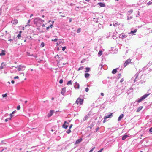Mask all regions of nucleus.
<instances>
[{"label":"nucleus","instance_id":"nucleus-13","mask_svg":"<svg viewBox=\"0 0 152 152\" xmlns=\"http://www.w3.org/2000/svg\"><path fill=\"white\" fill-rule=\"evenodd\" d=\"M6 66V64H5L4 63H1V66H0V69H2L4 68V66Z\"/></svg>","mask_w":152,"mask_h":152},{"label":"nucleus","instance_id":"nucleus-21","mask_svg":"<svg viewBox=\"0 0 152 152\" xmlns=\"http://www.w3.org/2000/svg\"><path fill=\"white\" fill-rule=\"evenodd\" d=\"M5 55V53L4 52V51L2 50V52L1 53H0V56H4Z\"/></svg>","mask_w":152,"mask_h":152},{"label":"nucleus","instance_id":"nucleus-24","mask_svg":"<svg viewBox=\"0 0 152 152\" xmlns=\"http://www.w3.org/2000/svg\"><path fill=\"white\" fill-rule=\"evenodd\" d=\"M119 25V23L118 22H116L115 23H113V25L114 26H117Z\"/></svg>","mask_w":152,"mask_h":152},{"label":"nucleus","instance_id":"nucleus-48","mask_svg":"<svg viewBox=\"0 0 152 152\" xmlns=\"http://www.w3.org/2000/svg\"><path fill=\"white\" fill-rule=\"evenodd\" d=\"M104 119L103 121V123H104L106 122V119H105V117H104Z\"/></svg>","mask_w":152,"mask_h":152},{"label":"nucleus","instance_id":"nucleus-31","mask_svg":"<svg viewBox=\"0 0 152 152\" xmlns=\"http://www.w3.org/2000/svg\"><path fill=\"white\" fill-rule=\"evenodd\" d=\"M102 54V52L101 50L99 51L98 53V55H99L100 56H101Z\"/></svg>","mask_w":152,"mask_h":152},{"label":"nucleus","instance_id":"nucleus-38","mask_svg":"<svg viewBox=\"0 0 152 152\" xmlns=\"http://www.w3.org/2000/svg\"><path fill=\"white\" fill-rule=\"evenodd\" d=\"M149 132L150 133H152V127L149 130Z\"/></svg>","mask_w":152,"mask_h":152},{"label":"nucleus","instance_id":"nucleus-62","mask_svg":"<svg viewBox=\"0 0 152 152\" xmlns=\"http://www.w3.org/2000/svg\"><path fill=\"white\" fill-rule=\"evenodd\" d=\"M123 81V80L122 79H121V80L120 81V82H122Z\"/></svg>","mask_w":152,"mask_h":152},{"label":"nucleus","instance_id":"nucleus-33","mask_svg":"<svg viewBox=\"0 0 152 152\" xmlns=\"http://www.w3.org/2000/svg\"><path fill=\"white\" fill-rule=\"evenodd\" d=\"M7 93H6L5 94L2 95V96L3 97V98H4V97H7Z\"/></svg>","mask_w":152,"mask_h":152},{"label":"nucleus","instance_id":"nucleus-52","mask_svg":"<svg viewBox=\"0 0 152 152\" xmlns=\"http://www.w3.org/2000/svg\"><path fill=\"white\" fill-rule=\"evenodd\" d=\"M72 126H73L72 124H71V125H70V126H69V129H70L72 127Z\"/></svg>","mask_w":152,"mask_h":152},{"label":"nucleus","instance_id":"nucleus-20","mask_svg":"<svg viewBox=\"0 0 152 152\" xmlns=\"http://www.w3.org/2000/svg\"><path fill=\"white\" fill-rule=\"evenodd\" d=\"M128 137V136L127 135H125L124 136L122 137V140H125L126 138Z\"/></svg>","mask_w":152,"mask_h":152},{"label":"nucleus","instance_id":"nucleus-55","mask_svg":"<svg viewBox=\"0 0 152 152\" xmlns=\"http://www.w3.org/2000/svg\"><path fill=\"white\" fill-rule=\"evenodd\" d=\"M16 111V110H15L13 112H12V114H14L15 113V112Z\"/></svg>","mask_w":152,"mask_h":152},{"label":"nucleus","instance_id":"nucleus-41","mask_svg":"<svg viewBox=\"0 0 152 152\" xmlns=\"http://www.w3.org/2000/svg\"><path fill=\"white\" fill-rule=\"evenodd\" d=\"M89 90V89L88 88H87L85 89V91L86 92H88Z\"/></svg>","mask_w":152,"mask_h":152},{"label":"nucleus","instance_id":"nucleus-15","mask_svg":"<svg viewBox=\"0 0 152 152\" xmlns=\"http://www.w3.org/2000/svg\"><path fill=\"white\" fill-rule=\"evenodd\" d=\"M98 4L101 7H104L105 6V4L103 3H98Z\"/></svg>","mask_w":152,"mask_h":152},{"label":"nucleus","instance_id":"nucleus-60","mask_svg":"<svg viewBox=\"0 0 152 152\" xmlns=\"http://www.w3.org/2000/svg\"><path fill=\"white\" fill-rule=\"evenodd\" d=\"M33 15V14H31V15L30 16V17H31Z\"/></svg>","mask_w":152,"mask_h":152},{"label":"nucleus","instance_id":"nucleus-11","mask_svg":"<svg viewBox=\"0 0 152 152\" xmlns=\"http://www.w3.org/2000/svg\"><path fill=\"white\" fill-rule=\"evenodd\" d=\"M54 113L53 110H50L49 113L48 115V117H50Z\"/></svg>","mask_w":152,"mask_h":152},{"label":"nucleus","instance_id":"nucleus-6","mask_svg":"<svg viewBox=\"0 0 152 152\" xmlns=\"http://www.w3.org/2000/svg\"><path fill=\"white\" fill-rule=\"evenodd\" d=\"M83 103V100L80 98H78L76 101V103L77 104H79L80 105H82Z\"/></svg>","mask_w":152,"mask_h":152},{"label":"nucleus","instance_id":"nucleus-30","mask_svg":"<svg viewBox=\"0 0 152 152\" xmlns=\"http://www.w3.org/2000/svg\"><path fill=\"white\" fill-rule=\"evenodd\" d=\"M86 71L85 72H88L90 70V68L89 67H86Z\"/></svg>","mask_w":152,"mask_h":152},{"label":"nucleus","instance_id":"nucleus-27","mask_svg":"<svg viewBox=\"0 0 152 152\" xmlns=\"http://www.w3.org/2000/svg\"><path fill=\"white\" fill-rule=\"evenodd\" d=\"M13 114H12V113L10 114V118H9V120H11L12 117L13 116Z\"/></svg>","mask_w":152,"mask_h":152},{"label":"nucleus","instance_id":"nucleus-46","mask_svg":"<svg viewBox=\"0 0 152 152\" xmlns=\"http://www.w3.org/2000/svg\"><path fill=\"white\" fill-rule=\"evenodd\" d=\"M66 48L65 47H62V50L64 51L65 50Z\"/></svg>","mask_w":152,"mask_h":152},{"label":"nucleus","instance_id":"nucleus-10","mask_svg":"<svg viewBox=\"0 0 152 152\" xmlns=\"http://www.w3.org/2000/svg\"><path fill=\"white\" fill-rule=\"evenodd\" d=\"M11 23L12 24L16 25L18 23V21L16 19H14L11 21Z\"/></svg>","mask_w":152,"mask_h":152},{"label":"nucleus","instance_id":"nucleus-37","mask_svg":"<svg viewBox=\"0 0 152 152\" xmlns=\"http://www.w3.org/2000/svg\"><path fill=\"white\" fill-rule=\"evenodd\" d=\"M152 3V1L151 0V1H149L148 2V3L147 4L148 5H150Z\"/></svg>","mask_w":152,"mask_h":152},{"label":"nucleus","instance_id":"nucleus-18","mask_svg":"<svg viewBox=\"0 0 152 152\" xmlns=\"http://www.w3.org/2000/svg\"><path fill=\"white\" fill-rule=\"evenodd\" d=\"M89 117V114H88V115H86L85 117H84V120L85 121L87 120Z\"/></svg>","mask_w":152,"mask_h":152},{"label":"nucleus","instance_id":"nucleus-59","mask_svg":"<svg viewBox=\"0 0 152 152\" xmlns=\"http://www.w3.org/2000/svg\"><path fill=\"white\" fill-rule=\"evenodd\" d=\"M42 27H45V25L44 24H43L42 25Z\"/></svg>","mask_w":152,"mask_h":152},{"label":"nucleus","instance_id":"nucleus-22","mask_svg":"<svg viewBox=\"0 0 152 152\" xmlns=\"http://www.w3.org/2000/svg\"><path fill=\"white\" fill-rule=\"evenodd\" d=\"M113 113H111L108 116H106L105 117V119H106L107 118H110V116H112V115L113 114Z\"/></svg>","mask_w":152,"mask_h":152},{"label":"nucleus","instance_id":"nucleus-26","mask_svg":"<svg viewBox=\"0 0 152 152\" xmlns=\"http://www.w3.org/2000/svg\"><path fill=\"white\" fill-rule=\"evenodd\" d=\"M90 76V74L88 73H86L85 74V77L86 78H87Z\"/></svg>","mask_w":152,"mask_h":152},{"label":"nucleus","instance_id":"nucleus-19","mask_svg":"<svg viewBox=\"0 0 152 152\" xmlns=\"http://www.w3.org/2000/svg\"><path fill=\"white\" fill-rule=\"evenodd\" d=\"M142 108V106H140L139 107L137 110V112H139L140 111Z\"/></svg>","mask_w":152,"mask_h":152},{"label":"nucleus","instance_id":"nucleus-32","mask_svg":"<svg viewBox=\"0 0 152 152\" xmlns=\"http://www.w3.org/2000/svg\"><path fill=\"white\" fill-rule=\"evenodd\" d=\"M67 84L68 85H72V82L70 80L68 82Z\"/></svg>","mask_w":152,"mask_h":152},{"label":"nucleus","instance_id":"nucleus-8","mask_svg":"<svg viewBox=\"0 0 152 152\" xmlns=\"http://www.w3.org/2000/svg\"><path fill=\"white\" fill-rule=\"evenodd\" d=\"M26 67L24 66L20 65L19 66L18 68V71H20L22 70H24L25 69V68Z\"/></svg>","mask_w":152,"mask_h":152},{"label":"nucleus","instance_id":"nucleus-61","mask_svg":"<svg viewBox=\"0 0 152 152\" xmlns=\"http://www.w3.org/2000/svg\"><path fill=\"white\" fill-rule=\"evenodd\" d=\"M61 17H65V16H64V15H61Z\"/></svg>","mask_w":152,"mask_h":152},{"label":"nucleus","instance_id":"nucleus-25","mask_svg":"<svg viewBox=\"0 0 152 152\" xmlns=\"http://www.w3.org/2000/svg\"><path fill=\"white\" fill-rule=\"evenodd\" d=\"M137 29H134V31H131L129 34H133L136 32L137 31Z\"/></svg>","mask_w":152,"mask_h":152},{"label":"nucleus","instance_id":"nucleus-14","mask_svg":"<svg viewBox=\"0 0 152 152\" xmlns=\"http://www.w3.org/2000/svg\"><path fill=\"white\" fill-rule=\"evenodd\" d=\"M75 83L76 84L75 86H74V87L75 89H79L80 87V85L78 83H77V82H75Z\"/></svg>","mask_w":152,"mask_h":152},{"label":"nucleus","instance_id":"nucleus-28","mask_svg":"<svg viewBox=\"0 0 152 152\" xmlns=\"http://www.w3.org/2000/svg\"><path fill=\"white\" fill-rule=\"evenodd\" d=\"M121 37L122 38H126V36L124 34H122V35H121Z\"/></svg>","mask_w":152,"mask_h":152},{"label":"nucleus","instance_id":"nucleus-39","mask_svg":"<svg viewBox=\"0 0 152 152\" xmlns=\"http://www.w3.org/2000/svg\"><path fill=\"white\" fill-rule=\"evenodd\" d=\"M20 105H18L17 106V110H19L20 109Z\"/></svg>","mask_w":152,"mask_h":152},{"label":"nucleus","instance_id":"nucleus-35","mask_svg":"<svg viewBox=\"0 0 152 152\" xmlns=\"http://www.w3.org/2000/svg\"><path fill=\"white\" fill-rule=\"evenodd\" d=\"M83 69V66H81L78 69V71H79L81 70H82Z\"/></svg>","mask_w":152,"mask_h":152},{"label":"nucleus","instance_id":"nucleus-45","mask_svg":"<svg viewBox=\"0 0 152 152\" xmlns=\"http://www.w3.org/2000/svg\"><path fill=\"white\" fill-rule=\"evenodd\" d=\"M104 149L103 148L101 149L99 151L97 152H101Z\"/></svg>","mask_w":152,"mask_h":152},{"label":"nucleus","instance_id":"nucleus-58","mask_svg":"<svg viewBox=\"0 0 152 152\" xmlns=\"http://www.w3.org/2000/svg\"><path fill=\"white\" fill-rule=\"evenodd\" d=\"M30 22V20H28V24Z\"/></svg>","mask_w":152,"mask_h":152},{"label":"nucleus","instance_id":"nucleus-44","mask_svg":"<svg viewBox=\"0 0 152 152\" xmlns=\"http://www.w3.org/2000/svg\"><path fill=\"white\" fill-rule=\"evenodd\" d=\"M21 34H18V36H17V37H18V39H19V38H20V37H21Z\"/></svg>","mask_w":152,"mask_h":152},{"label":"nucleus","instance_id":"nucleus-1","mask_svg":"<svg viewBox=\"0 0 152 152\" xmlns=\"http://www.w3.org/2000/svg\"><path fill=\"white\" fill-rule=\"evenodd\" d=\"M43 20L39 18H36L34 19V23L36 24L37 25L39 26L41 25L42 23H43Z\"/></svg>","mask_w":152,"mask_h":152},{"label":"nucleus","instance_id":"nucleus-5","mask_svg":"<svg viewBox=\"0 0 152 152\" xmlns=\"http://www.w3.org/2000/svg\"><path fill=\"white\" fill-rule=\"evenodd\" d=\"M150 94H145L142 97L140 98L138 100L137 102L139 103L142 101V100L144 99L145 98H146Z\"/></svg>","mask_w":152,"mask_h":152},{"label":"nucleus","instance_id":"nucleus-43","mask_svg":"<svg viewBox=\"0 0 152 152\" xmlns=\"http://www.w3.org/2000/svg\"><path fill=\"white\" fill-rule=\"evenodd\" d=\"M95 147H94L89 152H92L93 150L95 148Z\"/></svg>","mask_w":152,"mask_h":152},{"label":"nucleus","instance_id":"nucleus-49","mask_svg":"<svg viewBox=\"0 0 152 152\" xmlns=\"http://www.w3.org/2000/svg\"><path fill=\"white\" fill-rule=\"evenodd\" d=\"M99 127H97V128H96L95 129V130H96V132H97V131H98V130H99Z\"/></svg>","mask_w":152,"mask_h":152},{"label":"nucleus","instance_id":"nucleus-54","mask_svg":"<svg viewBox=\"0 0 152 152\" xmlns=\"http://www.w3.org/2000/svg\"><path fill=\"white\" fill-rule=\"evenodd\" d=\"M72 21V19L71 18H70L69 19V22H71Z\"/></svg>","mask_w":152,"mask_h":152},{"label":"nucleus","instance_id":"nucleus-9","mask_svg":"<svg viewBox=\"0 0 152 152\" xmlns=\"http://www.w3.org/2000/svg\"><path fill=\"white\" fill-rule=\"evenodd\" d=\"M68 124V123H67L66 121H65L64 124L63 125V127L65 129L67 128L68 127V125H67Z\"/></svg>","mask_w":152,"mask_h":152},{"label":"nucleus","instance_id":"nucleus-50","mask_svg":"<svg viewBox=\"0 0 152 152\" xmlns=\"http://www.w3.org/2000/svg\"><path fill=\"white\" fill-rule=\"evenodd\" d=\"M18 78H19V77L18 76H17L15 77H14V79H18Z\"/></svg>","mask_w":152,"mask_h":152},{"label":"nucleus","instance_id":"nucleus-64","mask_svg":"<svg viewBox=\"0 0 152 152\" xmlns=\"http://www.w3.org/2000/svg\"><path fill=\"white\" fill-rule=\"evenodd\" d=\"M86 1H87L88 2H89V0H85Z\"/></svg>","mask_w":152,"mask_h":152},{"label":"nucleus","instance_id":"nucleus-56","mask_svg":"<svg viewBox=\"0 0 152 152\" xmlns=\"http://www.w3.org/2000/svg\"><path fill=\"white\" fill-rule=\"evenodd\" d=\"M15 83V81L14 80H12L11 81V83L12 84H14Z\"/></svg>","mask_w":152,"mask_h":152},{"label":"nucleus","instance_id":"nucleus-3","mask_svg":"<svg viewBox=\"0 0 152 152\" xmlns=\"http://www.w3.org/2000/svg\"><path fill=\"white\" fill-rule=\"evenodd\" d=\"M55 58L58 62L60 61L63 59L62 55H57L55 56Z\"/></svg>","mask_w":152,"mask_h":152},{"label":"nucleus","instance_id":"nucleus-40","mask_svg":"<svg viewBox=\"0 0 152 152\" xmlns=\"http://www.w3.org/2000/svg\"><path fill=\"white\" fill-rule=\"evenodd\" d=\"M63 80L62 79H61V80H60V81H59V83H60V84H61L63 83Z\"/></svg>","mask_w":152,"mask_h":152},{"label":"nucleus","instance_id":"nucleus-63","mask_svg":"<svg viewBox=\"0 0 152 152\" xmlns=\"http://www.w3.org/2000/svg\"><path fill=\"white\" fill-rule=\"evenodd\" d=\"M54 98L53 97H52V98H51V99L52 100H53L54 99Z\"/></svg>","mask_w":152,"mask_h":152},{"label":"nucleus","instance_id":"nucleus-4","mask_svg":"<svg viewBox=\"0 0 152 152\" xmlns=\"http://www.w3.org/2000/svg\"><path fill=\"white\" fill-rule=\"evenodd\" d=\"M150 94H145L142 97L140 98L138 100L137 102L139 103L142 101V100L144 99L145 98H146Z\"/></svg>","mask_w":152,"mask_h":152},{"label":"nucleus","instance_id":"nucleus-7","mask_svg":"<svg viewBox=\"0 0 152 152\" xmlns=\"http://www.w3.org/2000/svg\"><path fill=\"white\" fill-rule=\"evenodd\" d=\"M131 60L130 59H128L124 63V67H125L126 66L128 65L129 64V63L131 62Z\"/></svg>","mask_w":152,"mask_h":152},{"label":"nucleus","instance_id":"nucleus-17","mask_svg":"<svg viewBox=\"0 0 152 152\" xmlns=\"http://www.w3.org/2000/svg\"><path fill=\"white\" fill-rule=\"evenodd\" d=\"M53 27V24H51L49 26H48L46 27V30H48L50 28H52Z\"/></svg>","mask_w":152,"mask_h":152},{"label":"nucleus","instance_id":"nucleus-51","mask_svg":"<svg viewBox=\"0 0 152 152\" xmlns=\"http://www.w3.org/2000/svg\"><path fill=\"white\" fill-rule=\"evenodd\" d=\"M8 120H9V118H7V119H6L5 120V121L6 122H7Z\"/></svg>","mask_w":152,"mask_h":152},{"label":"nucleus","instance_id":"nucleus-12","mask_svg":"<svg viewBox=\"0 0 152 152\" xmlns=\"http://www.w3.org/2000/svg\"><path fill=\"white\" fill-rule=\"evenodd\" d=\"M82 140V138H80L77 140L75 142V144H77L80 143Z\"/></svg>","mask_w":152,"mask_h":152},{"label":"nucleus","instance_id":"nucleus-2","mask_svg":"<svg viewBox=\"0 0 152 152\" xmlns=\"http://www.w3.org/2000/svg\"><path fill=\"white\" fill-rule=\"evenodd\" d=\"M66 64V63L64 62L63 60H62L58 62L57 65L60 68L62 67L64 65Z\"/></svg>","mask_w":152,"mask_h":152},{"label":"nucleus","instance_id":"nucleus-34","mask_svg":"<svg viewBox=\"0 0 152 152\" xmlns=\"http://www.w3.org/2000/svg\"><path fill=\"white\" fill-rule=\"evenodd\" d=\"M81 31V28H79L77 31V33H79Z\"/></svg>","mask_w":152,"mask_h":152},{"label":"nucleus","instance_id":"nucleus-42","mask_svg":"<svg viewBox=\"0 0 152 152\" xmlns=\"http://www.w3.org/2000/svg\"><path fill=\"white\" fill-rule=\"evenodd\" d=\"M58 40V39L56 38L54 39H52V41H53L56 42Z\"/></svg>","mask_w":152,"mask_h":152},{"label":"nucleus","instance_id":"nucleus-36","mask_svg":"<svg viewBox=\"0 0 152 152\" xmlns=\"http://www.w3.org/2000/svg\"><path fill=\"white\" fill-rule=\"evenodd\" d=\"M71 132V130H70V129H69L68 130L66 131V132L68 134H69V133H70Z\"/></svg>","mask_w":152,"mask_h":152},{"label":"nucleus","instance_id":"nucleus-47","mask_svg":"<svg viewBox=\"0 0 152 152\" xmlns=\"http://www.w3.org/2000/svg\"><path fill=\"white\" fill-rule=\"evenodd\" d=\"M14 39V38H13V39H10L8 40V41H10V42H11V41H12L13 40V39Z\"/></svg>","mask_w":152,"mask_h":152},{"label":"nucleus","instance_id":"nucleus-29","mask_svg":"<svg viewBox=\"0 0 152 152\" xmlns=\"http://www.w3.org/2000/svg\"><path fill=\"white\" fill-rule=\"evenodd\" d=\"M45 46V43L43 42H42L40 45V47L41 48H43Z\"/></svg>","mask_w":152,"mask_h":152},{"label":"nucleus","instance_id":"nucleus-53","mask_svg":"<svg viewBox=\"0 0 152 152\" xmlns=\"http://www.w3.org/2000/svg\"><path fill=\"white\" fill-rule=\"evenodd\" d=\"M101 95L102 96H104V93H101Z\"/></svg>","mask_w":152,"mask_h":152},{"label":"nucleus","instance_id":"nucleus-57","mask_svg":"<svg viewBox=\"0 0 152 152\" xmlns=\"http://www.w3.org/2000/svg\"><path fill=\"white\" fill-rule=\"evenodd\" d=\"M21 74L22 75H23V76H24V73H21Z\"/></svg>","mask_w":152,"mask_h":152},{"label":"nucleus","instance_id":"nucleus-23","mask_svg":"<svg viewBox=\"0 0 152 152\" xmlns=\"http://www.w3.org/2000/svg\"><path fill=\"white\" fill-rule=\"evenodd\" d=\"M117 72V70L116 69H114L112 71V73L113 74H115Z\"/></svg>","mask_w":152,"mask_h":152},{"label":"nucleus","instance_id":"nucleus-16","mask_svg":"<svg viewBox=\"0 0 152 152\" xmlns=\"http://www.w3.org/2000/svg\"><path fill=\"white\" fill-rule=\"evenodd\" d=\"M124 116V115L123 114H121L120 116H119L118 118V121H120L122 118H123Z\"/></svg>","mask_w":152,"mask_h":152}]
</instances>
